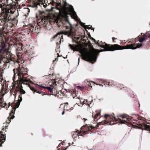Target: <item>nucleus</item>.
Wrapping results in <instances>:
<instances>
[{
	"label": "nucleus",
	"mask_w": 150,
	"mask_h": 150,
	"mask_svg": "<svg viewBox=\"0 0 150 150\" xmlns=\"http://www.w3.org/2000/svg\"><path fill=\"white\" fill-rule=\"evenodd\" d=\"M80 50L83 59L92 63L96 61L97 54L99 52L98 50L92 47L89 50L86 48H82Z\"/></svg>",
	"instance_id": "nucleus-1"
},
{
	"label": "nucleus",
	"mask_w": 150,
	"mask_h": 150,
	"mask_svg": "<svg viewBox=\"0 0 150 150\" xmlns=\"http://www.w3.org/2000/svg\"><path fill=\"white\" fill-rule=\"evenodd\" d=\"M142 45V44H137L136 46L134 47L132 45H129L122 47L117 45H112L111 46H109L107 44H105L104 45H103L102 48L105 49V51H112L115 50L126 49H135L137 48H138L141 47Z\"/></svg>",
	"instance_id": "nucleus-2"
},
{
	"label": "nucleus",
	"mask_w": 150,
	"mask_h": 150,
	"mask_svg": "<svg viewBox=\"0 0 150 150\" xmlns=\"http://www.w3.org/2000/svg\"><path fill=\"white\" fill-rule=\"evenodd\" d=\"M56 7V9L59 11V13H60L59 14L60 15L63 16L62 14V13L64 14V15L67 14V12L66 11V8L65 6L63 7H61V4L60 3L57 4Z\"/></svg>",
	"instance_id": "nucleus-3"
},
{
	"label": "nucleus",
	"mask_w": 150,
	"mask_h": 150,
	"mask_svg": "<svg viewBox=\"0 0 150 150\" xmlns=\"http://www.w3.org/2000/svg\"><path fill=\"white\" fill-rule=\"evenodd\" d=\"M32 6L33 7H35L37 6L40 5V6H43L45 8H46L47 6V4L44 3L42 0H34Z\"/></svg>",
	"instance_id": "nucleus-4"
},
{
	"label": "nucleus",
	"mask_w": 150,
	"mask_h": 150,
	"mask_svg": "<svg viewBox=\"0 0 150 150\" xmlns=\"http://www.w3.org/2000/svg\"><path fill=\"white\" fill-rule=\"evenodd\" d=\"M66 21V23H68L69 25H70V30L68 31H62L60 32L59 33H60V34H62L65 35H68V37H69L73 33L72 26L68 20H67Z\"/></svg>",
	"instance_id": "nucleus-5"
},
{
	"label": "nucleus",
	"mask_w": 150,
	"mask_h": 150,
	"mask_svg": "<svg viewBox=\"0 0 150 150\" xmlns=\"http://www.w3.org/2000/svg\"><path fill=\"white\" fill-rule=\"evenodd\" d=\"M18 75L20 82L21 83H24L25 82H28L29 81V79H27L24 77L22 74L20 72L18 73Z\"/></svg>",
	"instance_id": "nucleus-6"
},
{
	"label": "nucleus",
	"mask_w": 150,
	"mask_h": 150,
	"mask_svg": "<svg viewBox=\"0 0 150 150\" xmlns=\"http://www.w3.org/2000/svg\"><path fill=\"white\" fill-rule=\"evenodd\" d=\"M69 10L71 12V16L72 17V18L75 19H76L77 18V16L76 13L74 11L72 6H71L70 7Z\"/></svg>",
	"instance_id": "nucleus-7"
},
{
	"label": "nucleus",
	"mask_w": 150,
	"mask_h": 150,
	"mask_svg": "<svg viewBox=\"0 0 150 150\" xmlns=\"http://www.w3.org/2000/svg\"><path fill=\"white\" fill-rule=\"evenodd\" d=\"M60 16L59 15H54L53 17L54 20L55 22L58 23L60 21Z\"/></svg>",
	"instance_id": "nucleus-8"
},
{
	"label": "nucleus",
	"mask_w": 150,
	"mask_h": 150,
	"mask_svg": "<svg viewBox=\"0 0 150 150\" xmlns=\"http://www.w3.org/2000/svg\"><path fill=\"white\" fill-rule=\"evenodd\" d=\"M5 11L6 13H7V14L8 13H10L11 14L13 13V12L11 11V9L9 8H8V7H6V8Z\"/></svg>",
	"instance_id": "nucleus-9"
},
{
	"label": "nucleus",
	"mask_w": 150,
	"mask_h": 150,
	"mask_svg": "<svg viewBox=\"0 0 150 150\" xmlns=\"http://www.w3.org/2000/svg\"><path fill=\"white\" fill-rule=\"evenodd\" d=\"M20 93L22 94H25V91L22 88V86H21V87L20 88Z\"/></svg>",
	"instance_id": "nucleus-10"
},
{
	"label": "nucleus",
	"mask_w": 150,
	"mask_h": 150,
	"mask_svg": "<svg viewBox=\"0 0 150 150\" xmlns=\"http://www.w3.org/2000/svg\"><path fill=\"white\" fill-rule=\"evenodd\" d=\"M4 136L2 134H0V141H1L2 142H4L5 141V140L4 139H1V138L3 137Z\"/></svg>",
	"instance_id": "nucleus-11"
},
{
	"label": "nucleus",
	"mask_w": 150,
	"mask_h": 150,
	"mask_svg": "<svg viewBox=\"0 0 150 150\" xmlns=\"http://www.w3.org/2000/svg\"><path fill=\"white\" fill-rule=\"evenodd\" d=\"M14 117V116H13V117H9L8 118V120L6 122L8 123H9V122H10L11 121V120L13 119Z\"/></svg>",
	"instance_id": "nucleus-12"
},
{
	"label": "nucleus",
	"mask_w": 150,
	"mask_h": 150,
	"mask_svg": "<svg viewBox=\"0 0 150 150\" xmlns=\"http://www.w3.org/2000/svg\"><path fill=\"white\" fill-rule=\"evenodd\" d=\"M69 46L71 49L74 50V51L76 49V47L73 46L71 45H70Z\"/></svg>",
	"instance_id": "nucleus-13"
},
{
	"label": "nucleus",
	"mask_w": 150,
	"mask_h": 150,
	"mask_svg": "<svg viewBox=\"0 0 150 150\" xmlns=\"http://www.w3.org/2000/svg\"><path fill=\"white\" fill-rule=\"evenodd\" d=\"M145 40V39L144 38H142L139 39V42H142Z\"/></svg>",
	"instance_id": "nucleus-14"
},
{
	"label": "nucleus",
	"mask_w": 150,
	"mask_h": 150,
	"mask_svg": "<svg viewBox=\"0 0 150 150\" xmlns=\"http://www.w3.org/2000/svg\"><path fill=\"white\" fill-rule=\"evenodd\" d=\"M45 88L48 89V90L50 92H51L52 91L51 88L50 87H46Z\"/></svg>",
	"instance_id": "nucleus-15"
},
{
	"label": "nucleus",
	"mask_w": 150,
	"mask_h": 150,
	"mask_svg": "<svg viewBox=\"0 0 150 150\" xmlns=\"http://www.w3.org/2000/svg\"><path fill=\"white\" fill-rule=\"evenodd\" d=\"M60 33L59 32V33H57V34L55 35L53 37V38H56L57 36L58 35H60V33Z\"/></svg>",
	"instance_id": "nucleus-16"
},
{
	"label": "nucleus",
	"mask_w": 150,
	"mask_h": 150,
	"mask_svg": "<svg viewBox=\"0 0 150 150\" xmlns=\"http://www.w3.org/2000/svg\"><path fill=\"white\" fill-rule=\"evenodd\" d=\"M93 128V127L92 126H90L88 127L87 130L89 131L92 129Z\"/></svg>",
	"instance_id": "nucleus-17"
},
{
	"label": "nucleus",
	"mask_w": 150,
	"mask_h": 150,
	"mask_svg": "<svg viewBox=\"0 0 150 150\" xmlns=\"http://www.w3.org/2000/svg\"><path fill=\"white\" fill-rule=\"evenodd\" d=\"M64 27H65V28H66V29H69L70 30V26L69 27V26H65L64 25Z\"/></svg>",
	"instance_id": "nucleus-18"
},
{
	"label": "nucleus",
	"mask_w": 150,
	"mask_h": 150,
	"mask_svg": "<svg viewBox=\"0 0 150 150\" xmlns=\"http://www.w3.org/2000/svg\"><path fill=\"white\" fill-rule=\"evenodd\" d=\"M108 116V114H105L104 115V117L105 118H106Z\"/></svg>",
	"instance_id": "nucleus-19"
},
{
	"label": "nucleus",
	"mask_w": 150,
	"mask_h": 150,
	"mask_svg": "<svg viewBox=\"0 0 150 150\" xmlns=\"http://www.w3.org/2000/svg\"><path fill=\"white\" fill-rule=\"evenodd\" d=\"M58 60V57H57L55 59V61H57ZM54 60L53 61H54Z\"/></svg>",
	"instance_id": "nucleus-20"
},
{
	"label": "nucleus",
	"mask_w": 150,
	"mask_h": 150,
	"mask_svg": "<svg viewBox=\"0 0 150 150\" xmlns=\"http://www.w3.org/2000/svg\"><path fill=\"white\" fill-rule=\"evenodd\" d=\"M8 61L7 62H9L11 61V59H8Z\"/></svg>",
	"instance_id": "nucleus-21"
},
{
	"label": "nucleus",
	"mask_w": 150,
	"mask_h": 150,
	"mask_svg": "<svg viewBox=\"0 0 150 150\" xmlns=\"http://www.w3.org/2000/svg\"><path fill=\"white\" fill-rule=\"evenodd\" d=\"M22 83L24 84H25V85H28V83H25V82L24 83Z\"/></svg>",
	"instance_id": "nucleus-22"
},
{
	"label": "nucleus",
	"mask_w": 150,
	"mask_h": 150,
	"mask_svg": "<svg viewBox=\"0 0 150 150\" xmlns=\"http://www.w3.org/2000/svg\"><path fill=\"white\" fill-rule=\"evenodd\" d=\"M88 25H86V26H84V27L85 28H87V27H88Z\"/></svg>",
	"instance_id": "nucleus-23"
},
{
	"label": "nucleus",
	"mask_w": 150,
	"mask_h": 150,
	"mask_svg": "<svg viewBox=\"0 0 150 150\" xmlns=\"http://www.w3.org/2000/svg\"><path fill=\"white\" fill-rule=\"evenodd\" d=\"M77 100H79V101H81V100L80 99V98H78V99H77Z\"/></svg>",
	"instance_id": "nucleus-24"
},
{
	"label": "nucleus",
	"mask_w": 150,
	"mask_h": 150,
	"mask_svg": "<svg viewBox=\"0 0 150 150\" xmlns=\"http://www.w3.org/2000/svg\"><path fill=\"white\" fill-rule=\"evenodd\" d=\"M100 112H99V113H97L96 115L97 116H98L100 115Z\"/></svg>",
	"instance_id": "nucleus-25"
},
{
	"label": "nucleus",
	"mask_w": 150,
	"mask_h": 150,
	"mask_svg": "<svg viewBox=\"0 0 150 150\" xmlns=\"http://www.w3.org/2000/svg\"><path fill=\"white\" fill-rule=\"evenodd\" d=\"M64 111H63V112H62V115H64Z\"/></svg>",
	"instance_id": "nucleus-26"
},
{
	"label": "nucleus",
	"mask_w": 150,
	"mask_h": 150,
	"mask_svg": "<svg viewBox=\"0 0 150 150\" xmlns=\"http://www.w3.org/2000/svg\"><path fill=\"white\" fill-rule=\"evenodd\" d=\"M79 60H80V58H78V63L79 64Z\"/></svg>",
	"instance_id": "nucleus-27"
},
{
	"label": "nucleus",
	"mask_w": 150,
	"mask_h": 150,
	"mask_svg": "<svg viewBox=\"0 0 150 150\" xmlns=\"http://www.w3.org/2000/svg\"><path fill=\"white\" fill-rule=\"evenodd\" d=\"M2 6V5L1 4H0V7L1 8Z\"/></svg>",
	"instance_id": "nucleus-28"
},
{
	"label": "nucleus",
	"mask_w": 150,
	"mask_h": 150,
	"mask_svg": "<svg viewBox=\"0 0 150 150\" xmlns=\"http://www.w3.org/2000/svg\"><path fill=\"white\" fill-rule=\"evenodd\" d=\"M30 89H31L32 91H33V90H34V89H33V88H30Z\"/></svg>",
	"instance_id": "nucleus-29"
},
{
	"label": "nucleus",
	"mask_w": 150,
	"mask_h": 150,
	"mask_svg": "<svg viewBox=\"0 0 150 150\" xmlns=\"http://www.w3.org/2000/svg\"><path fill=\"white\" fill-rule=\"evenodd\" d=\"M91 27H88L87 28H88V29H90V28H91Z\"/></svg>",
	"instance_id": "nucleus-30"
},
{
	"label": "nucleus",
	"mask_w": 150,
	"mask_h": 150,
	"mask_svg": "<svg viewBox=\"0 0 150 150\" xmlns=\"http://www.w3.org/2000/svg\"><path fill=\"white\" fill-rule=\"evenodd\" d=\"M63 37V36H62V37H61V39H63V37Z\"/></svg>",
	"instance_id": "nucleus-31"
},
{
	"label": "nucleus",
	"mask_w": 150,
	"mask_h": 150,
	"mask_svg": "<svg viewBox=\"0 0 150 150\" xmlns=\"http://www.w3.org/2000/svg\"><path fill=\"white\" fill-rule=\"evenodd\" d=\"M114 39H115V38H112V40H114Z\"/></svg>",
	"instance_id": "nucleus-32"
},
{
	"label": "nucleus",
	"mask_w": 150,
	"mask_h": 150,
	"mask_svg": "<svg viewBox=\"0 0 150 150\" xmlns=\"http://www.w3.org/2000/svg\"><path fill=\"white\" fill-rule=\"evenodd\" d=\"M47 0H45L44 1L45 2H46V1H47Z\"/></svg>",
	"instance_id": "nucleus-33"
},
{
	"label": "nucleus",
	"mask_w": 150,
	"mask_h": 150,
	"mask_svg": "<svg viewBox=\"0 0 150 150\" xmlns=\"http://www.w3.org/2000/svg\"><path fill=\"white\" fill-rule=\"evenodd\" d=\"M15 74H14L13 77H15Z\"/></svg>",
	"instance_id": "nucleus-34"
},
{
	"label": "nucleus",
	"mask_w": 150,
	"mask_h": 150,
	"mask_svg": "<svg viewBox=\"0 0 150 150\" xmlns=\"http://www.w3.org/2000/svg\"><path fill=\"white\" fill-rule=\"evenodd\" d=\"M83 103H84V101H83Z\"/></svg>",
	"instance_id": "nucleus-35"
},
{
	"label": "nucleus",
	"mask_w": 150,
	"mask_h": 150,
	"mask_svg": "<svg viewBox=\"0 0 150 150\" xmlns=\"http://www.w3.org/2000/svg\"><path fill=\"white\" fill-rule=\"evenodd\" d=\"M15 70V69H13V71H14V70Z\"/></svg>",
	"instance_id": "nucleus-36"
},
{
	"label": "nucleus",
	"mask_w": 150,
	"mask_h": 150,
	"mask_svg": "<svg viewBox=\"0 0 150 150\" xmlns=\"http://www.w3.org/2000/svg\"><path fill=\"white\" fill-rule=\"evenodd\" d=\"M51 0V1H53V0Z\"/></svg>",
	"instance_id": "nucleus-37"
}]
</instances>
